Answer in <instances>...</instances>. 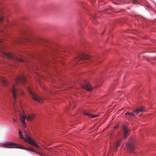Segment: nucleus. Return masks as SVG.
<instances>
[{
    "instance_id": "nucleus-11",
    "label": "nucleus",
    "mask_w": 156,
    "mask_h": 156,
    "mask_svg": "<svg viewBox=\"0 0 156 156\" xmlns=\"http://www.w3.org/2000/svg\"><path fill=\"white\" fill-rule=\"evenodd\" d=\"M123 129L124 133L123 136L124 138H126L129 135L128 132H129V130L128 129L127 127L125 125L123 126Z\"/></svg>"
},
{
    "instance_id": "nucleus-1",
    "label": "nucleus",
    "mask_w": 156,
    "mask_h": 156,
    "mask_svg": "<svg viewBox=\"0 0 156 156\" xmlns=\"http://www.w3.org/2000/svg\"><path fill=\"white\" fill-rule=\"evenodd\" d=\"M3 147H5L9 148H17L26 150H29L32 151L34 152H37L36 151V150H34L33 147L30 148H27L24 146H23L20 144H17L12 142H7L2 144Z\"/></svg>"
},
{
    "instance_id": "nucleus-19",
    "label": "nucleus",
    "mask_w": 156,
    "mask_h": 156,
    "mask_svg": "<svg viewBox=\"0 0 156 156\" xmlns=\"http://www.w3.org/2000/svg\"><path fill=\"white\" fill-rule=\"evenodd\" d=\"M4 17L3 16H0V23L2 22L3 20Z\"/></svg>"
},
{
    "instance_id": "nucleus-9",
    "label": "nucleus",
    "mask_w": 156,
    "mask_h": 156,
    "mask_svg": "<svg viewBox=\"0 0 156 156\" xmlns=\"http://www.w3.org/2000/svg\"><path fill=\"white\" fill-rule=\"evenodd\" d=\"M26 117V115L24 114L19 115V118L20 120L23 123L25 127H26V123L25 121Z\"/></svg>"
},
{
    "instance_id": "nucleus-5",
    "label": "nucleus",
    "mask_w": 156,
    "mask_h": 156,
    "mask_svg": "<svg viewBox=\"0 0 156 156\" xmlns=\"http://www.w3.org/2000/svg\"><path fill=\"white\" fill-rule=\"evenodd\" d=\"M28 90L30 94L32 97V99L40 103L42 102V100L37 95L32 92L29 88H28Z\"/></svg>"
},
{
    "instance_id": "nucleus-14",
    "label": "nucleus",
    "mask_w": 156,
    "mask_h": 156,
    "mask_svg": "<svg viewBox=\"0 0 156 156\" xmlns=\"http://www.w3.org/2000/svg\"><path fill=\"white\" fill-rule=\"evenodd\" d=\"M83 114L87 116H90V117L92 118L96 117L98 116V115H93L87 112H83Z\"/></svg>"
},
{
    "instance_id": "nucleus-13",
    "label": "nucleus",
    "mask_w": 156,
    "mask_h": 156,
    "mask_svg": "<svg viewBox=\"0 0 156 156\" xmlns=\"http://www.w3.org/2000/svg\"><path fill=\"white\" fill-rule=\"evenodd\" d=\"M34 114H31L28 115L26 118V119L28 121H31L34 119Z\"/></svg>"
},
{
    "instance_id": "nucleus-24",
    "label": "nucleus",
    "mask_w": 156,
    "mask_h": 156,
    "mask_svg": "<svg viewBox=\"0 0 156 156\" xmlns=\"http://www.w3.org/2000/svg\"><path fill=\"white\" fill-rule=\"evenodd\" d=\"M2 42V41L0 40V42Z\"/></svg>"
},
{
    "instance_id": "nucleus-7",
    "label": "nucleus",
    "mask_w": 156,
    "mask_h": 156,
    "mask_svg": "<svg viewBox=\"0 0 156 156\" xmlns=\"http://www.w3.org/2000/svg\"><path fill=\"white\" fill-rule=\"evenodd\" d=\"M16 81L17 83H21L24 84L26 82L25 76L23 75H21L16 77Z\"/></svg>"
},
{
    "instance_id": "nucleus-6",
    "label": "nucleus",
    "mask_w": 156,
    "mask_h": 156,
    "mask_svg": "<svg viewBox=\"0 0 156 156\" xmlns=\"http://www.w3.org/2000/svg\"><path fill=\"white\" fill-rule=\"evenodd\" d=\"M81 87L84 89L90 91L92 89V87L90 83L87 82L85 81L81 85Z\"/></svg>"
},
{
    "instance_id": "nucleus-12",
    "label": "nucleus",
    "mask_w": 156,
    "mask_h": 156,
    "mask_svg": "<svg viewBox=\"0 0 156 156\" xmlns=\"http://www.w3.org/2000/svg\"><path fill=\"white\" fill-rule=\"evenodd\" d=\"M13 97L14 100V101H15L16 96L17 90L14 87H13L12 90Z\"/></svg>"
},
{
    "instance_id": "nucleus-17",
    "label": "nucleus",
    "mask_w": 156,
    "mask_h": 156,
    "mask_svg": "<svg viewBox=\"0 0 156 156\" xmlns=\"http://www.w3.org/2000/svg\"><path fill=\"white\" fill-rule=\"evenodd\" d=\"M120 142L121 141L120 140H119L116 141L114 148V150L115 151H116L117 150L118 147L120 145Z\"/></svg>"
},
{
    "instance_id": "nucleus-21",
    "label": "nucleus",
    "mask_w": 156,
    "mask_h": 156,
    "mask_svg": "<svg viewBox=\"0 0 156 156\" xmlns=\"http://www.w3.org/2000/svg\"><path fill=\"white\" fill-rule=\"evenodd\" d=\"M13 121H14V122H16V119H13Z\"/></svg>"
},
{
    "instance_id": "nucleus-22",
    "label": "nucleus",
    "mask_w": 156,
    "mask_h": 156,
    "mask_svg": "<svg viewBox=\"0 0 156 156\" xmlns=\"http://www.w3.org/2000/svg\"><path fill=\"white\" fill-rule=\"evenodd\" d=\"M117 126H115V128H117Z\"/></svg>"
},
{
    "instance_id": "nucleus-25",
    "label": "nucleus",
    "mask_w": 156,
    "mask_h": 156,
    "mask_svg": "<svg viewBox=\"0 0 156 156\" xmlns=\"http://www.w3.org/2000/svg\"><path fill=\"white\" fill-rule=\"evenodd\" d=\"M30 69H32V68H31V67H30Z\"/></svg>"
},
{
    "instance_id": "nucleus-3",
    "label": "nucleus",
    "mask_w": 156,
    "mask_h": 156,
    "mask_svg": "<svg viewBox=\"0 0 156 156\" xmlns=\"http://www.w3.org/2000/svg\"><path fill=\"white\" fill-rule=\"evenodd\" d=\"M19 135L20 138L21 139H23L24 141L31 145L35 146L37 148H39V146L33 141V139L31 138L27 134H26L25 135V137H23L21 131L20 130L19 131Z\"/></svg>"
},
{
    "instance_id": "nucleus-15",
    "label": "nucleus",
    "mask_w": 156,
    "mask_h": 156,
    "mask_svg": "<svg viewBox=\"0 0 156 156\" xmlns=\"http://www.w3.org/2000/svg\"><path fill=\"white\" fill-rule=\"evenodd\" d=\"M144 111V110L143 108H140L137 109L133 111V112L136 113V114H139L140 112Z\"/></svg>"
},
{
    "instance_id": "nucleus-16",
    "label": "nucleus",
    "mask_w": 156,
    "mask_h": 156,
    "mask_svg": "<svg viewBox=\"0 0 156 156\" xmlns=\"http://www.w3.org/2000/svg\"><path fill=\"white\" fill-rule=\"evenodd\" d=\"M125 115L127 116L129 118H132V116H135V115L132 113L127 112L125 113Z\"/></svg>"
},
{
    "instance_id": "nucleus-20",
    "label": "nucleus",
    "mask_w": 156,
    "mask_h": 156,
    "mask_svg": "<svg viewBox=\"0 0 156 156\" xmlns=\"http://www.w3.org/2000/svg\"><path fill=\"white\" fill-rule=\"evenodd\" d=\"M136 1H136L133 0V3H135V2H136Z\"/></svg>"
},
{
    "instance_id": "nucleus-4",
    "label": "nucleus",
    "mask_w": 156,
    "mask_h": 156,
    "mask_svg": "<svg viewBox=\"0 0 156 156\" xmlns=\"http://www.w3.org/2000/svg\"><path fill=\"white\" fill-rule=\"evenodd\" d=\"M134 144V140L133 138H131L129 141L126 143V148L131 153L134 152V150L136 147Z\"/></svg>"
},
{
    "instance_id": "nucleus-10",
    "label": "nucleus",
    "mask_w": 156,
    "mask_h": 156,
    "mask_svg": "<svg viewBox=\"0 0 156 156\" xmlns=\"http://www.w3.org/2000/svg\"><path fill=\"white\" fill-rule=\"evenodd\" d=\"M32 41V40L28 37H25L23 38L20 39L19 40V41L20 43H26V42H28L29 43H31Z\"/></svg>"
},
{
    "instance_id": "nucleus-8",
    "label": "nucleus",
    "mask_w": 156,
    "mask_h": 156,
    "mask_svg": "<svg viewBox=\"0 0 156 156\" xmlns=\"http://www.w3.org/2000/svg\"><path fill=\"white\" fill-rule=\"evenodd\" d=\"M89 59L90 57L89 56L83 55L79 58H76L75 60L76 61H78L81 60L85 61L86 60H89Z\"/></svg>"
},
{
    "instance_id": "nucleus-23",
    "label": "nucleus",
    "mask_w": 156,
    "mask_h": 156,
    "mask_svg": "<svg viewBox=\"0 0 156 156\" xmlns=\"http://www.w3.org/2000/svg\"><path fill=\"white\" fill-rule=\"evenodd\" d=\"M22 94H23V92H22Z\"/></svg>"
},
{
    "instance_id": "nucleus-2",
    "label": "nucleus",
    "mask_w": 156,
    "mask_h": 156,
    "mask_svg": "<svg viewBox=\"0 0 156 156\" xmlns=\"http://www.w3.org/2000/svg\"><path fill=\"white\" fill-rule=\"evenodd\" d=\"M5 49V48L4 47L0 48V53L1 56H6V57L11 59H14L16 61L20 62H22L25 63V64H26V63H27L29 62L27 60L25 61L24 60H23V58L14 56L10 53L5 52L4 51Z\"/></svg>"
},
{
    "instance_id": "nucleus-18",
    "label": "nucleus",
    "mask_w": 156,
    "mask_h": 156,
    "mask_svg": "<svg viewBox=\"0 0 156 156\" xmlns=\"http://www.w3.org/2000/svg\"><path fill=\"white\" fill-rule=\"evenodd\" d=\"M1 81L4 86H6L8 85L7 81L6 79L5 78H2L1 79Z\"/></svg>"
}]
</instances>
